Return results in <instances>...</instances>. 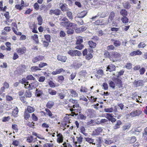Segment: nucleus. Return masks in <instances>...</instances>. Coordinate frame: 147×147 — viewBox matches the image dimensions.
Returning a JSON list of instances; mask_svg holds the SVG:
<instances>
[{"label": "nucleus", "instance_id": "6e6552de", "mask_svg": "<svg viewBox=\"0 0 147 147\" xmlns=\"http://www.w3.org/2000/svg\"><path fill=\"white\" fill-rule=\"evenodd\" d=\"M142 112L140 110H138L135 111H133L131 112L129 114L130 116L132 117H135L136 116H139L141 114Z\"/></svg>", "mask_w": 147, "mask_h": 147}, {"label": "nucleus", "instance_id": "f257e3e1", "mask_svg": "<svg viewBox=\"0 0 147 147\" xmlns=\"http://www.w3.org/2000/svg\"><path fill=\"white\" fill-rule=\"evenodd\" d=\"M60 25L61 26L64 27H71L72 29L75 28L76 26V25L74 23L70 22L69 21L61 22L60 23Z\"/></svg>", "mask_w": 147, "mask_h": 147}, {"label": "nucleus", "instance_id": "ddd939ff", "mask_svg": "<svg viewBox=\"0 0 147 147\" xmlns=\"http://www.w3.org/2000/svg\"><path fill=\"white\" fill-rule=\"evenodd\" d=\"M102 129L101 127L97 128L93 131L92 135L98 136L102 132Z\"/></svg>", "mask_w": 147, "mask_h": 147}, {"label": "nucleus", "instance_id": "3c124183", "mask_svg": "<svg viewBox=\"0 0 147 147\" xmlns=\"http://www.w3.org/2000/svg\"><path fill=\"white\" fill-rule=\"evenodd\" d=\"M107 49L109 51L114 50L115 49V48L113 45H111L107 47Z\"/></svg>", "mask_w": 147, "mask_h": 147}, {"label": "nucleus", "instance_id": "e2e57ef3", "mask_svg": "<svg viewBox=\"0 0 147 147\" xmlns=\"http://www.w3.org/2000/svg\"><path fill=\"white\" fill-rule=\"evenodd\" d=\"M45 80V77L44 76H42L39 78L38 81L40 82H43Z\"/></svg>", "mask_w": 147, "mask_h": 147}, {"label": "nucleus", "instance_id": "c9c22d12", "mask_svg": "<svg viewBox=\"0 0 147 147\" xmlns=\"http://www.w3.org/2000/svg\"><path fill=\"white\" fill-rule=\"evenodd\" d=\"M30 69L31 71L33 72L41 70V69L39 67V66L38 67L37 66H33L32 67L30 68Z\"/></svg>", "mask_w": 147, "mask_h": 147}, {"label": "nucleus", "instance_id": "c85d7f7f", "mask_svg": "<svg viewBox=\"0 0 147 147\" xmlns=\"http://www.w3.org/2000/svg\"><path fill=\"white\" fill-rule=\"evenodd\" d=\"M35 110V109L33 107H32L30 106H28L27 107V108L26 111H27V112L29 113H32L34 112Z\"/></svg>", "mask_w": 147, "mask_h": 147}, {"label": "nucleus", "instance_id": "7c9ffc66", "mask_svg": "<svg viewBox=\"0 0 147 147\" xmlns=\"http://www.w3.org/2000/svg\"><path fill=\"white\" fill-rule=\"evenodd\" d=\"M120 14L123 16H126L127 15V12L125 9H122L120 11Z\"/></svg>", "mask_w": 147, "mask_h": 147}, {"label": "nucleus", "instance_id": "680f3d73", "mask_svg": "<svg viewBox=\"0 0 147 147\" xmlns=\"http://www.w3.org/2000/svg\"><path fill=\"white\" fill-rule=\"evenodd\" d=\"M26 79L27 80H34L35 78L31 75H28L26 77Z\"/></svg>", "mask_w": 147, "mask_h": 147}, {"label": "nucleus", "instance_id": "de8ad7c7", "mask_svg": "<svg viewBox=\"0 0 147 147\" xmlns=\"http://www.w3.org/2000/svg\"><path fill=\"white\" fill-rule=\"evenodd\" d=\"M37 20L38 22V24L40 25H41L42 22V19L41 16H39L37 18Z\"/></svg>", "mask_w": 147, "mask_h": 147}, {"label": "nucleus", "instance_id": "0eeeda50", "mask_svg": "<svg viewBox=\"0 0 147 147\" xmlns=\"http://www.w3.org/2000/svg\"><path fill=\"white\" fill-rule=\"evenodd\" d=\"M70 104L68 105V107L70 108H71L70 109V111L72 112H73L74 111H76L77 109L75 108H79L80 107L78 103V102H77V103L76 104H74V105H71Z\"/></svg>", "mask_w": 147, "mask_h": 147}, {"label": "nucleus", "instance_id": "49530a36", "mask_svg": "<svg viewBox=\"0 0 147 147\" xmlns=\"http://www.w3.org/2000/svg\"><path fill=\"white\" fill-rule=\"evenodd\" d=\"M29 113H30L27 112V111H25L24 114V117L26 120H27V119L30 117V114Z\"/></svg>", "mask_w": 147, "mask_h": 147}, {"label": "nucleus", "instance_id": "cd10ccee", "mask_svg": "<svg viewBox=\"0 0 147 147\" xmlns=\"http://www.w3.org/2000/svg\"><path fill=\"white\" fill-rule=\"evenodd\" d=\"M122 123L120 120H117L116 122V123L113 126L114 129H117L119 128L120 127V125Z\"/></svg>", "mask_w": 147, "mask_h": 147}, {"label": "nucleus", "instance_id": "393cba45", "mask_svg": "<svg viewBox=\"0 0 147 147\" xmlns=\"http://www.w3.org/2000/svg\"><path fill=\"white\" fill-rule=\"evenodd\" d=\"M84 139L86 141L88 142L90 144H92L93 145L94 142V139L89 137H85Z\"/></svg>", "mask_w": 147, "mask_h": 147}, {"label": "nucleus", "instance_id": "2f4dec72", "mask_svg": "<svg viewBox=\"0 0 147 147\" xmlns=\"http://www.w3.org/2000/svg\"><path fill=\"white\" fill-rule=\"evenodd\" d=\"M31 38L34 40L37 43H39L38 36L36 34H34L33 35L31 36Z\"/></svg>", "mask_w": 147, "mask_h": 147}, {"label": "nucleus", "instance_id": "a19ab883", "mask_svg": "<svg viewBox=\"0 0 147 147\" xmlns=\"http://www.w3.org/2000/svg\"><path fill=\"white\" fill-rule=\"evenodd\" d=\"M45 111L46 112V114L47 115H49L50 117H51V118H53V117H52V116L53 115V114L49 109H45Z\"/></svg>", "mask_w": 147, "mask_h": 147}, {"label": "nucleus", "instance_id": "5701e85b", "mask_svg": "<svg viewBox=\"0 0 147 147\" xmlns=\"http://www.w3.org/2000/svg\"><path fill=\"white\" fill-rule=\"evenodd\" d=\"M86 112L88 114V115L90 117H92L93 116L94 114V111L93 109H87Z\"/></svg>", "mask_w": 147, "mask_h": 147}, {"label": "nucleus", "instance_id": "4c0bfd02", "mask_svg": "<svg viewBox=\"0 0 147 147\" xmlns=\"http://www.w3.org/2000/svg\"><path fill=\"white\" fill-rule=\"evenodd\" d=\"M121 20L123 23H127L128 22L129 19L126 16H124L121 18Z\"/></svg>", "mask_w": 147, "mask_h": 147}, {"label": "nucleus", "instance_id": "bb28decb", "mask_svg": "<svg viewBox=\"0 0 147 147\" xmlns=\"http://www.w3.org/2000/svg\"><path fill=\"white\" fill-rule=\"evenodd\" d=\"M87 13V11H84L78 15V18H83L86 16Z\"/></svg>", "mask_w": 147, "mask_h": 147}, {"label": "nucleus", "instance_id": "473e14b6", "mask_svg": "<svg viewBox=\"0 0 147 147\" xmlns=\"http://www.w3.org/2000/svg\"><path fill=\"white\" fill-rule=\"evenodd\" d=\"M105 143L107 145H109L113 142L112 140L109 138H107L104 140Z\"/></svg>", "mask_w": 147, "mask_h": 147}, {"label": "nucleus", "instance_id": "052dcab7", "mask_svg": "<svg viewBox=\"0 0 147 147\" xmlns=\"http://www.w3.org/2000/svg\"><path fill=\"white\" fill-rule=\"evenodd\" d=\"M104 55L105 57H108L110 59L111 57V55H110L109 53L107 51H105L104 52Z\"/></svg>", "mask_w": 147, "mask_h": 147}, {"label": "nucleus", "instance_id": "b1692460", "mask_svg": "<svg viewBox=\"0 0 147 147\" xmlns=\"http://www.w3.org/2000/svg\"><path fill=\"white\" fill-rule=\"evenodd\" d=\"M66 15L69 20H72L73 18L72 13L70 11V9L66 11Z\"/></svg>", "mask_w": 147, "mask_h": 147}, {"label": "nucleus", "instance_id": "69168bd1", "mask_svg": "<svg viewBox=\"0 0 147 147\" xmlns=\"http://www.w3.org/2000/svg\"><path fill=\"white\" fill-rule=\"evenodd\" d=\"M25 94L26 97H30L31 96V92L29 90L26 91Z\"/></svg>", "mask_w": 147, "mask_h": 147}, {"label": "nucleus", "instance_id": "c03bdc74", "mask_svg": "<svg viewBox=\"0 0 147 147\" xmlns=\"http://www.w3.org/2000/svg\"><path fill=\"white\" fill-rule=\"evenodd\" d=\"M76 45H77L75 47V49L79 50H81L84 47V45L81 44H76Z\"/></svg>", "mask_w": 147, "mask_h": 147}, {"label": "nucleus", "instance_id": "338daca9", "mask_svg": "<svg viewBox=\"0 0 147 147\" xmlns=\"http://www.w3.org/2000/svg\"><path fill=\"white\" fill-rule=\"evenodd\" d=\"M69 102L70 103H72L74 105V104H76L77 103L78 101L76 100L73 99L71 98L69 99Z\"/></svg>", "mask_w": 147, "mask_h": 147}, {"label": "nucleus", "instance_id": "58836bf2", "mask_svg": "<svg viewBox=\"0 0 147 147\" xmlns=\"http://www.w3.org/2000/svg\"><path fill=\"white\" fill-rule=\"evenodd\" d=\"M88 44L90 47L92 48H94L96 45V43L92 41H89L88 42Z\"/></svg>", "mask_w": 147, "mask_h": 147}, {"label": "nucleus", "instance_id": "423d86ee", "mask_svg": "<svg viewBox=\"0 0 147 147\" xmlns=\"http://www.w3.org/2000/svg\"><path fill=\"white\" fill-rule=\"evenodd\" d=\"M144 81L142 80L138 81L135 80L133 83V85L136 87L142 86L144 84Z\"/></svg>", "mask_w": 147, "mask_h": 147}, {"label": "nucleus", "instance_id": "a18cd8bd", "mask_svg": "<svg viewBox=\"0 0 147 147\" xmlns=\"http://www.w3.org/2000/svg\"><path fill=\"white\" fill-rule=\"evenodd\" d=\"M33 140V137L32 136L27 137L26 141L29 143L32 142Z\"/></svg>", "mask_w": 147, "mask_h": 147}, {"label": "nucleus", "instance_id": "f03ea898", "mask_svg": "<svg viewBox=\"0 0 147 147\" xmlns=\"http://www.w3.org/2000/svg\"><path fill=\"white\" fill-rule=\"evenodd\" d=\"M120 57V54L116 52L113 51L111 53L110 59L113 62H116L117 60L116 59L119 58Z\"/></svg>", "mask_w": 147, "mask_h": 147}, {"label": "nucleus", "instance_id": "2eb2a0df", "mask_svg": "<svg viewBox=\"0 0 147 147\" xmlns=\"http://www.w3.org/2000/svg\"><path fill=\"white\" fill-rule=\"evenodd\" d=\"M57 142L59 143H62L63 141V137L61 133L58 134L57 132Z\"/></svg>", "mask_w": 147, "mask_h": 147}, {"label": "nucleus", "instance_id": "13d9d810", "mask_svg": "<svg viewBox=\"0 0 147 147\" xmlns=\"http://www.w3.org/2000/svg\"><path fill=\"white\" fill-rule=\"evenodd\" d=\"M93 57V56L92 54L91 53H89L86 55V59L88 60H90Z\"/></svg>", "mask_w": 147, "mask_h": 147}, {"label": "nucleus", "instance_id": "e433bc0d", "mask_svg": "<svg viewBox=\"0 0 147 147\" xmlns=\"http://www.w3.org/2000/svg\"><path fill=\"white\" fill-rule=\"evenodd\" d=\"M123 5L124 7L126 9H129L131 7V5L129 3L127 2H124L123 3Z\"/></svg>", "mask_w": 147, "mask_h": 147}, {"label": "nucleus", "instance_id": "0e129e2a", "mask_svg": "<svg viewBox=\"0 0 147 147\" xmlns=\"http://www.w3.org/2000/svg\"><path fill=\"white\" fill-rule=\"evenodd\" d=\"M49 84L51 87L54 88L56 86L55 84L52 81H49Z\"/></svg>", "mask_w": 147, "mask_h": 147}, {"label": "nucleus", "instance_id": "72a5a7b5", "mask_svg": "<svg viewBox=\"0 0 147 147\" xmlns=\"http://www.w3.org/2000/svg\"><path fill=\"white\" fill-rule=\"evenodd\" d=\"M48 93L51 95H55L57 93V92L51 89H48Z\"/></svg>", "mask_w": 147, "mask_h": 147}, {"label": "nucleus", "instance_id": "f704fd0d", "mask_svg": "<svg viewBox=\"0 0 147 147\" xmlns=\"http://www.w3.org/2000/svg\"><path fill=\"white\" fill-rule=\"evenodd\" d=\"M18 110L17 107H16L13 111V114L15 117H17L18 113Z\"/></svg>", "mask_w": 147, "mask_h": 147}, {"label": "nucleus", "instance_id": "39448f33", "mask_svg": "<svg viewBox=\"0 0 147 147\" xmlns=\"http://www.w3.org/2000/svg\"><path fill=\"white\" fill-rule=\"evenodd\" d=\"M9 84L6 82H5L3 84V86L0 89V95L3 92H5V90L9 87Z\"/></svg>", "mask_w": 147, "mask_h": 147}, {"label": "nucleus", "instance_id": "f8f14e48", "mask_svg": "<svg viewBox=\"0 0 147 147\" xmlns=\"http://www.w3.org/2000/svg\"><path fill=\"white\" fill-rule=\"evenodd\" d=\"M60 12L61 11L58 9H51L50 10L49 13L51 15L54 14L58 16L60 15Z\"/></svg>", "mask_w": 147, "mask_h": 147}, {"label": "nucleus", "instance_id": "1a4fd4ad", "mask_svg": "<svg viewBox=\"0 0 147 147\" xmlns=\"http://www.w3.org/2000/svg\"><path fill=\"white\" fill-rule=\"evenodd\" d=\"M68 94H70V95L73 97L78 96V94L75 90L72 89H68L66 90Z\"/></svg>", "mask_w": 147, "mask_h": 147}, {"label": "nucleus", "instance_id": "774afa93", "mask_svg": "<svg viewBox=\"0 0 147 147\" xmlns=\"http://www.w3.org/2000/svg\"><path fill=\"white\" fill-rule=\"evenodd\" d=\"M59 35L60 37H63L65 36L66 34L65 32L63 30H61L59 32Z\"/></svg>", "mask_w": 147, "mask_h": 147}, {"label": "nucleus", "instance_id": "f3484780", "mask_svg": "<svg viewBox=\"0 0 147 147\" xmlns=\"http://www.w3.org/2000/svg\"><path fill=\"white\" fill-rule=\"evenodd\" d=\"M116 67L113 65L111 64L107 67V71L110 72L113 71L115 70Z\"/></svg>", "mask_w": 147, "mask_h": 147}, {"label": "nucleus", "instance_id": "4be33fe9", "mask_svg": "<svg viewBox=\"0 0 147 147\" xmlns=\"http://www.w3.org/2000/svg\"><path fill=\"white\" fill-rule=\"evenodd\" d=\"M17 52L19 54H23L26 52V48L25 47L19 48L17 49Z\"/></svg>", "mask_w": 147, "mask_h": 147}, {"label": "nucleus", "instance_id": "5fc2aeb1", "mask_svg": "<svg viewBox=\"0 0 147 147\" xmlns=\"http://www.w3.org/2000/svg\"><path fill=\"white\" fill-rule=\"evenodd\" d=\"M130 125L129 124H126L124 125L123 127V130L125 131L127 129H129L130 127Z\"/></svg>", "mask_w": 147, "mask_h": 147}, {"label": "nucleus", "instance_id": "603ef678", "mask_svg": "<svg viewBox=\"0 0 147 147\" xmlns=\"http://www.w3.org/2000/svg\"><path fill=\"white\" fill-rule=\"evenodd\" d=\"M44 37L47 41L48 42H51V36L49 34L45 35Z\"/></svg>", "mask_w": 147, "mask_h": 147}, {"label": "nucleus", "instance_id": "6e6d98bb", "mask_svg": "<svg viewBox=\"0 0 147 147\" xmlns=\"http://www.w3.org/2000/svg\"><path fill=\"white\" fill-rule=\"evenodd\" d=\"M146 46V45L144 42H141L138 45L139 48H144Z\"/></svg>", "mask_w": 147, "mask_h": 147}, {"label": "nucleus", "instance_id": "a211bd4d", "mask_svg": "<svg viewBox=\"0 0 147 147\" xmlns=\"http://www.w3.org/2000/svg\"><path fill=\"white\" fill-rule=\"evenodd\" d=\"M57 59L59 61L65 62L67 59V57L66 56L59 55L57 56Z\"/></svg>", "mask_w": 147, "mask_h": 147}, {"label": "nucleus", "instance_id": "8fccbe9b", "mask_svg": "<svg viewBox=\"0 0 147 147\" xmlns=\"http://www.w3.org/2000/svg\"><path fill=\"white\" fill-rule=\"evenodd\" d=\"M78 118L79 119L85 120L86 118V116L83 115L82 114H80L78 116Z\"/></svg>", "mask_w": 147, "mask_h": 147}, {"label": "nucleus", "instance_id": "ea45409f", "mask_svg": "<svg viewBox=\"0 0 147 147\" xmlns=\"http://www.w3.org/2000/svg\"><path fill=\"white\" fill-rule=\"evenodd\" d=\"M83 42V38L82 37H79L77 38L76 44H81Z\"/></svg>", "mask_w": 147, "mask_h": 147}, {"label": "nucleus", "instance_id": "dca6fc26", "mask_svg": "<svg viewBox=\"0 0 147 147\" xmlns=\"http://www.w3.org/2000/svg\"><path fill=\"white\" fill-rule=\"evenodd\" d=\"M142 54V53L139 50H137L131 52L130 53V55L131 56H135L136 55H140Z\"/></svg>", "mask_w": 147, "mask_h": 147}, {"label": "nucleus", "instance_id": "4468645a", "mask_svg": "<svg viewBox=\"0 0 147 147\" xmlns=\"http://www.w3.org/2000/svg\"><path fill=\"white\" fill-rule=\"evenodd\" d=\"M77 141H75L74 140V144L76 145V146H77V144H80L82 142V140H83V137L81 135H80L79 137H77Z\"/></svg>", "mask_w": 147, "mask_h": 147}, {"label": "nucleus", "instance_id": "9d476101", "mask_svg": "<svg viewBox=\"0 0 147 147\" xmlns=\"http://www.w3.org/2000/svg\"><path fill=\"white\" fill-rule=\"evenodd\" d=\"M93 145H96L97 147H100L101 146V139L100 137H96L94 140Z\"/></svg>", "mask_w": 147, "mask_h": 147}, {"label": "nucleus", "instance_id": "c756f323", "mask_svg": "<svg viewBox=\"0 0 147 147\" xmlns=\"http://www.w3.org/2000/svg\"><path fill=\"white\" fill-rule=\"evenodd\" d=\"M54 104L53 101H49L46 105V107L48 108L51 109L53 106Z\"/></svg>", "mask_w": 147, "mask_h": 147}, {"label": "nucleus", "instance_id": "37998d69", "mask_svg": "<svg viewBox=\"0 0 147 147\" xmlns=\"http://www.w3.org/2000/svg\"><path fill=\"white\" fill-rule=\"evenodd\" d=\"M64 77L62 76H58L57 78V80L58 82L60 83H62L64 80Z\"/></svg>", "mask_w": 147, "mask_h": 147}, {"label": "nucleus", "instance_id": "4d7b16f0", "mask_svg": "<svg viewBox=\"0 0 147 147\" xmlns=\"http://www.w3.org/2000/svg\"><path fill=\"white\" fill-rule=\"evenodd\" d=\"M48 65L47 63H45L41 62L39 64L38 66L40 68H42L44 67L47 66Z\"/></svg>", "mask_w": 147, "mask_h": 147}, {"label": "nucleus", "instance_id": "6ab92c4d", "mask_svg": "<svg viewBox=\"0 0 147 147\" xmlns=\"http://www.w3.org/2000/svg\"><path fill=\"white\" fill-rule=\"evenodd\" d=\"M66 90H63L61 93H58V96L61 99H63L65 96Z\"/></svg>", "mask_w": 147, "mask_h": 147}, {"label": "nucleus", "instance_id": "09e8293b", "mask_svg": "<svg viewBox=\"0 0 147 147\" xmlns=\"http://www.w3.org/2000/svg\"><path fill=\"white\" fill-rule=\"evenodd\" d=\"M88 90L85 87L82 86L80 89V92H81L86 93L88 91Z\"/></svg>", "mask_w": 147, "mask_h": 147}, {"label": "nucleus", "instance_id": "bf43d9fd", "mask_svg": "<svg viewBox=\"0 0 147 147\" xmlns=\"http://www.w3.org/2000/svg\"><path fill=\"white\" fill-rule=\"evenodd\" d=\"M109 86L112 88H114L115 87V83L112 81H109Z\"/></svg>", "mask_w": 147, "mask_h": 147}, {"label": "nucleus", "instance_id": "20e7f679", "mask_svg": "<svg viewBox=\"0 0 147 147\" xmlns=\"http://www.w3.org/2000/svg\"><path fill=\"white\" fill-rule=\"evenodd\" d=\"M115 16V13L113 11L111 12L109 14L108 20L106 21L104 24L105 25H107L108 24H111V22L113 20Z\"/></svg>", "mask_w": 147, "mask_h": 147}, {"label": "nucleus", "instance_id": "a878e982", "mask_svg": "<svg viewBox=\"0 0 147 147\" xmlns=\"http://www.w3.org/2000/svg\"><path fill=\"white\" fill-rule=\"evenodd\" d=\"M43 94V92L42 90L36 89L35 92V95L37 97H40Z\"/></svg>", "mask_w": 147, "mask_h": 147}, {"label": "nucleus", "instance_id": "aec40b11", "mask_svg": "<svg viewBox=\"0 0 147 147\" xmlns=\"http://www.w3.org/2000/svg\"><path fill=\"white\" fill-rule=\"evenodd\" d=\"M60 8L61 10L63 11H67L70 9L67 7V5L65 4H62L60 6Z\"/></svg>", "mask_w": 147, "mask_h": 147}, {"label": "nucleus", "instance_id": "79ce46f5", "mask_svg": "<svg viewBox=\"0 0 147 147\" xmlns=\"http://www.w3.org/2000/svg\"><path fill=\"white\" fill-rule=\"evenodd\" d=\"M80 132L81 133H82L83 134H84L85 136H87L88 135V134L87 133H86L85 131V129L84 127H82L80 128Z\"/></svg>", "mask_w": 147, "mask_h": 147}, {"label": "nucleus", "instance_id": "864d4df0", "mask_svg": "<svg viewBox=\"0 0 147 147\" xmlns=\"http://www.w3.org/2000/svg\"><path fill=\"white\" fill-rule=\"evenodd\" d=\"M26 66L24 65H21L20 69L21 72H25L26 69Z\"/></svg>", "mask_w": 147, "mask_h": 147}, {"label": "nucleus", "instance_id": "7ed1b4c3", "mask_svg": "<svg viewBox=\"0 0 147 147\" xmlns=\"http://www.w3.org/2000/svg\"><path fill=\"white\" fill-rule=\"evenodd\" d=\"M67 53L72 57L79 56L82 55V53L80 51L76 50H70L67 52Z\"/></svg>", "mask_w": 147, "mask_h": 147}, {"label": "nucleus", "instance_id": "9b49d317", "mask_svg": "<svg viewBox=\"0 0 147 147\" xmlns=\"http://www.w3.org/2000/svg\"><path fill=\"white\" fill-rule=\"evenodd\" d=\"M45 59L44 57L42 56H38L34 57L32 59V62L35 63L40 61L42 60Z\"/></svg>", "mask_w": 147, "mask_h": 147}, {"label": "nucleus", "instance_id": "412c9836", "mask_svg": "<svg viewBox=\"0 0 147 147\" xmlns=\"http://www.w3.org/2000/svg\"><path fill=\"white\" fill-rule=\"evenodd\" d=\"M111 41L113 42V44L115 47L120 46L121 45V42L119 40H115L113 39H111Z\"/></svg>", "mask_w": 147, "mask_h": 147}]
</instances>
